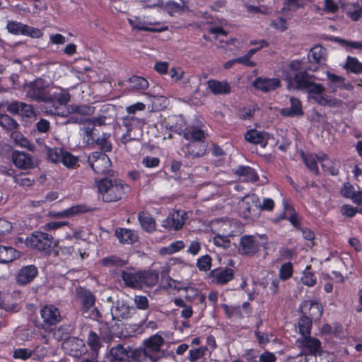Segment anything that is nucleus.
Here are the masks:
<instances>
[{
	"instance_id": "1",
	"label": "nucleus",
	"mask_w": 362,
	"mask_h": 362,
	"mask_svg": "<svg viewBox=\"0 0 362 362\" xmlns=\"http://www.w3.org/2000/svg\"><path fill=\"white\" fill-rule=\"evenodd\" d=\"M284 80L288 86H295L298 89L308 88V93L313 95H318L323 93L325 88L320 83L313 81V76L308 74L307 69L303 67V62L298 59L290 61L284 67L283 71Z\"/></svg>"
},
{
	"instance_id": "2",
	"label": "nucleus",
	"mask_w": 362,
	"mask_h": 362,
	"mask_svg": "<svg viewBox=\"0 0 362 362\" xmlns=\"http://www.w3.org/2000/svg\"><path fill=\"white\" fill-rule=\"evenodd\" d=\"M97 187L104 202H114L122 198L128 186L121 179L104 177L97 182Z\"/></svg>"
},
{
	"instance_id": "3",
	"label": "nucleus",
	"mask_w": 362,
	"mask_h": 362,
	"mask_svg": "<svg viewBox=\"0 0 362 362\" xmlns=\"http://www.w3.org/2000/svg\"><path fill=\"white\" fill-rule=\"evenodd\" d=\"M26 245L28 247L40 252L44 255L49 256L52 254L56 243L54 242L52 235L41 231H35L30 237L27 238Z\"/></svg>"
},
{
	"instance_id": "4",
	"label": "nucleus",
	"mask_w": 362,
	"mask_h": 362,
	"mask_svg": "<svg viewBox=\"0 0 362 362\" xmlns=\"http://www.w3.org/2000/svg\"><path fill=\"white\" fill-rule=\"evenodd\" d=\"M88 160L91 168L96 174L104 175L110 174L112 163L106 153L102 151L93 152L89 156Z\"/></svg>"
},
{
	"instance_id": "5",
	"label": "nucleus",
	"mask_w": 362,
	"mask_h": 362,
	"mask_svg": "<svg viewBox=\"0 0 362 362\" xmlns=\"http://www.w3.org/2000/svg\"><path fill=\"white\" fill-rule=\"evenodd\" d=\"M47 93V83L42 78H37L28 84L26 95L33 100L45 103Z\"/></svg>"
},
{
	"instance_id": "6",
	"label": "nucleus",
	"mask_w": 362,
	"mask_h": 362,
	"mask_svg": "<svg viewBox=\"0 0 362 362\" xmlns=\"http://www.w3.org/2000/svg\"><path fill=\"white\" fill-rule=\"evenodd\" d=\"M298 348L306 356H316L320 352L321 341L310 335L300 337L296 341Z\"/></svg>"
},
{
	"instance_id": "7",
	"label": "nucleus",
	"mask_w": 362,
	"mask_h": 362,
	"mask_svg": "<svg viewBox=\"0 0 362 362\" xmlns=\"http://www.w3.org/2000/svg\"><path fill=\"white\" fill-rule=\"evenodd\" d=\"M62 349L66 354L75 358L81 356L86 351L83 341L76 337L66 339L62 344Z\"/></svg>"
},
{
	"instance_id": "8",
	"label": "nucleus",
	"mask_w": 362,
	"mask_h": 362,
	"mask_svg": "<svg viewBox=\"0 0 362 362\" xmlns=\"http://www.w3.org/2000/svg\"><path fill=\"white\" fill-rule=\"evenodd\" d=\"M145 16H134L132 18H128V23L132 30L137 31H146L150 33H160L168 30V26L161 25L158 28L151 27L153 25H159V23L148 22L145 20Z\"/></svg>"
},
{
	"instance_id": "9",
	"label": "nucleus",
	"mask_w": 362,
	"mask_h": 362,
	"mask_svg": "<svg viewBox=\"0 0 362 362\" xmlns=\"http://www.w3.org/2000/svg\"><path fill=\"white\" fill-rule=\"evenodd\" d=\"M40 316L42 319L43 327L45 329L56 325L62 320L59 310L52 304L46 305L41 308Z\"/></svg>"
},
{
	"instance_id": "10",
	"label": "nucleus",
	"mask_w": 362,
	"mask_h": 362,
	"mask_svg": "<svg viewBox=\"0 0 362 362\" xmlns=\"http://www.w3.org/2000/svg\"><path fill=\"white\" fill-rule=\"evenodd\" d=\"M187 219V212L184 210H176L163 221L162 226L168 230H180Z\"/></svg>"
},
{
	"instance_id": "11",
	"label": "nucleus",
	"mask_w": 362,
	"mask_h": 362,
	"mask_svg": "<svg viewBox=\"0 0 362 362\" xmlns=\"http://www.w3.org/2000/svg\"><path fill=\"white\" fill-rule=\"evenodd\" d=\"M233 269L228 267H218L210 271L209 277L211 282L218 286L226 285L234 279Z\"/></svg>"
},
{
	"instance_id": "12",
	"label": "nucleus",
	"mask_w": 362,
	"mask_h": 362,
	"mask_svg": "<svg viewBox=\"0 0 362 362\" xmlns=\"http://www.w3.org/2000/svg\"><path fill=\"white\" fill-rule=\"evenodd\" d=\"M93 210L94 208L86 204H77L69 207L62 211H51L49 214L51 217L54 218H71L79 214L91 212Z\"/></svg>"
},
{
	"instance_id": "13",
	"label": "nucleus",
	"mask_w": 362,
	"mask_h": 362,
	"mask_svg": "<svg viewBox=\"0 0 362 362\" xmlns=\"http://www.w3.org/2000/svg\"><path fill=\"white\" fill-rule=\"evenodd\" d=\"M300 310L301 315L317 321L322 317L323 308L322 305L317 301L305 300L301 303Z\"/></svg>"
},
{
	"instance_id": "14",
	"label": "nucleus",
	"mask_w": 362,
	"mask_h": 362,
	"mask_svg": "<svg viewBox=\"0 0 362 362\" xmlns=\"http://www.w3.org/2000/svg\"><path fill=\"white\" fill-rule=\"evenodd\" d=\"M207 150L206 142L189 141L182 147V151L187 158H198L204 156Z\"/></svg>"
},
{
	"instance_id": "15",
	"label": "nucleus",
	"mask_w": 362,
	"mask_h": 362,
	"mask_svg": "<svg viewBox=\"0 0 362 362\" xmlns=\"http://www.w3.org/2000/svg\"><path fill=\"white\" fill-rule=\"evenodd\" d=\"M259 250V246L256 243L253 235H244L240 238L238 247V252L240 255L253 256Z\"/></svg>"
},
{
	"instance_id": "16",
	"label": "nucleus",
	"mask_w": 362,
	"mask_h": 362,
	"mask_svg": "<svg viewBox=\"0 0 362 362\" xmlns=\"http://www.w3.org/2000/svg\"><path fill=\"white\" fill-rule=\"evenodd\" d=\"M38 274L37 268L33 264L22 267L16 274V281L19 286L31 283Z\"/></svg>"
},
{
	"instance_id": "17",
	"label": "nucleus",
	"mask_w": 362,
	"mask_h": 362,
	"mask_svg": "<svg viewBox=\"0 0 362 362\" xmlns=\"http://www.w3.org/2000/svg\"><path fill=\"white\" fill-rule=\"evenodd\" d=\"M136 313V308L125 303L117 301L111 308V315L114 320H122L130 318Z\"/></svg>"
},
{
	"instance_id": "18",
	"label": "nucleus",
	"mask_w": 362,
	"mask_h": 362,
	"mask_svg": "<svg viewBox=\"0 0 362 362\" xmlns=\"http://www.w3.org/2000/svg\"><path fill=\"white\" fill-rule=\"evenodd\" d=\"M243 226L240 221L233 218H226L221 221L218 227V231L226 236L235 237L242 233Z\"/></svg>"
},
{
	"instance_id": "19",
	"label": "nucleus",
	"mask_w": 362,
	"mask_h": 362,
	"mask_svg": "<svg viewBox=\"0 0 362 362\" xmlns=\"http://www.w3.org/2000/svg\"><path fill=\"white\" fill-rule=\"evenodd\" d=\"M101 362H129L128 351L124 344H118L110 349Z\"/></svg>"
},
{
	"instance_id": "20",
	"label": "nucleus",
	"mask_w": 362,
	"mask_h": 362,
	"mask_svg": "<svg viewBox=\"0 0 362 362\" xmlns=\"http://www.w3.org/2000/svg\"><path fill=\"white\" fill-rule=\"evenodd\" d=\"M76 295L81 302L83 314L88 313L95 303V296L90 290L81 286L76 288Z\"/></svg>"
},
{
	"instance_id": "21",
	"label": "nucleus",
	"mask_w": 362,
	"mask_h": 362,
	"mask_svg": "<svg viewBox=\"0 0 362 362\" xmlns=\"http://www.w3.org/2000/svg\"><path fill=\"white\" fill-rule=\"evenodd\" d=\"M252 86L257 90L267 93L281 86V81L277 78L257 77L252 82Z\"/></svg>"
},
{
	"instance_id": "22",
	"label": "nucleus",
	"mask_w": 362,
	"mask_h": 362,
	"mask_svg": "<svg viewBox=\"0 0 362 362\" xmlns=\"http://www.w3.org/2000/svg\"><path fill=\"white\" fill-rule=\"evenodd\" d=\"M164 342L163 338L158 334H153L148 339L144 341V350L148 354V357L153 359V354L158 353Z\"/></svg>"
},
{
	"instance_id": "23",
	"label": "nucleus",
	"mask_w": 362,
	"mask_h": 362,
	"mask_svg": "<svg viewBox=\"0 0 362 362\" xmlns=\"http://www.w3.org/2000/svg\"><path fill=\"white\" fill-rule=\"evenodd\" d=\"M71 99V95L68 90L63 88H58L57 90L48 91L45 103H53L57 105H66Z\"/></svg>"
},
{
	"instance_id": "24",
	"label": "nucleus",
	"mask_w": 362,
	"mask_h": 362,
	"mask_svg": "<svg viewBox=\"0 0 362 362\" xmlns=\"http://www.w3.org/2000/svg\"><path fill=\"white\" fill-rule=\"evenodd\" d=\"M327 86L331 92L335 93L338 89L351 90L353 86L351 83H346L345 78L335 74L327 73Z\"/></svg>"
},
{
	"instance_id": "25",
	"label": "nucleus",
	"mask_w": 362,
	"mask_h": 362,
	"mask_svg": "<svg viewBox=\"0 0 362 362\" xmlns=\"http://www.w3.org/2000/svg\"><path fill=\"white\" fill-rule=\"evenodd\" d=\"M12 161L20 169L27 170L33 168V158L28 153L13 151L12 153Z\"/></svg>"
},
{
	"instance_id": "26",
	"label": "nucleus",
	"mask_w": 362,
	"mask_h": 362,
	"mask_svg": "<svg viewBox=\"0 0 362 362\" xmlns=\"http://www.w3.org/2000/svg\"><path fill=\"white\" fill-rule=\"evenodd\" d=\"M115 236L122 244L133 245L139 240L137 232L124 228H118L115 230Z\"/></svg>"
},
{
	"instance_id": "27",
	"label": "nucleus",
	"mask_w": 362,
	"mask_h": 362,
	"mask_svg": "<svg viewBox=\"0 0 362 362\" xmlns=\"http://www.w3.org/2000/svg\"><path fill=\"white\" fill-rule=\"evenodd\" d=\"M137 218L143 230L148 233H153L156 230V220L148 211H139Z\"/></svg>"
},
{
	"instance_id": "28",
	"label": "nucleus",
	"mask_w": 362,
	"mask_h": 362,
	"mask_svg": "<svg viewBox=\"0 0 362 362\" xmlns=\"http://www.w3.org/2000/svg\"><path fill=\"white\" fill-rule=\"evenodd\" d=\"M206 84L208 88L215 95H226L231 92V86L227 81L209 79Z\"/></svg>"
},
{
	"instance_id": "29",
	"label": "nucleus",
	"mask_w": 362,
	"mask_h": 362,
	"mask_svg": "<svg viewBox=\"0 0 362 362\" xmlns=\"http://www.w3.org/2000/svg\"><path fill=\"white\" fill-rule=\"evenodd\" d=\"M245 139L250 144H259L263 148L268 144L267 134L255 129L247 130L245 134Z\"/></svg>"
},
{
	"instance_id": "30",
	"label": "nucleus",
	"mask_w": 362,
	"mask_h": 362,
	"mask_svg": "<svg viewBox=\"0 0 362 362\" xmlns=\"http://www.w3.org/2000/svg\"><path fill=\"white\" fill-rule=\"evenodd\" d=\"M206 134L199 127L191 125L187 127L183 133L186 140L195 142H205Z\"/></svg>"
},
{
	"instance_id": "31",
	"label": "nucleus",
	"mask_w": 362,
	"mask_h": 362,
	"mask_svg": "<svg viewBox=\"0 0 362 362\" xmlns=\"http://www.w3.org/2000/svg\"><path fill=\"white\" fill-rule=\"evenodd\" d=\"M234 174L244 182H254L259 180L257 172L250 166L239 165L234 170Z\"/></svg>"
},
{
	"instance_id": "32",
	"label": "nucleus",
	"mask_w": 362,
	"mask_h": 362,
	"mask_svg": "<svg viewBox=\"0 0 362 362\" xmlns=\"http://www.w3.org/2000/svg\"><path fill=\"white\" fill-rule=\"evenodd\" d=\"M290 107L282 108L281 114L284 117H300L303 115L304 112L302 108L300 100L295 97L290 98Z\"/></svg>"
},
{
	"instance_id": "33",
	"label": "nucleus",
	"mask_w": 362,
	"mask_h": 362,
	"mask_svg": "<svg viewBox=\"0 0 362 362\" xmlns=\"http://www.w3.org/2000/svg\"><path fill=\"white\" fill-rule=\"evenodd\" d=\"M300 156L307 168L314 175H318L320 174V170L315 153H305L301 151Z\"/></svg>"
},
{
	"instance_id": "34",
	"label": "nucleus",
	"mask_w": 362,
	"mask_h": 362,
	"mask_svg": "<svg viewBox=\"0 0 362 362\" xmlns=\"http://www.w3.org/2000/svg\"><path fill=\"white\" fill-rule=\"evenodd\" d=\"M19 257V252L14 247L0 245V263H9Z\"/></svg>"
},
{
	"instance_id": "35",
	"label": "nucleus",
	"mask_w": 362,
	"mask_h": 362,
	"mask_svg": "<svg viewBox=\"0 0 362 362\" xmlns=\"http://www.w3.org/2000/svg\"><path fill=\"white\" fill-rule=\"evenodd\" d=\"M326 49L322 46H314L308 54V59L310 63L321 64L326 60Z\"/></svg>"
},
{
	"instance_id": "36",
	"label": "nucleus",
	"mask_w": 362,
	"mask_h": 362,
	"mask_svg": "<svg viewBox=\"0 0 362 362\" xmlns=\"http://www.w3.org/2000/svg\"><path fill=\"white\" fill-rule=\"evenodd\" d=\"M140 287L144 286L152 287L158 281V273L155 271L140 272Z\"/></svg>"
},
{
	"instance_id": "37",
	"label": "nucleus",
	"mask_w": 362,
	"mask_h": 362,
	"mask_svg": "<svg viewBox=\"0 0 362 362\" xmlns=\"http://www.w3.org/2000/svg\"><path fill=\"white\" fill-rule=\"evenodd\" d=\"M128 351L129 362H143L148 357V354L144 348L132 349L130 346H124Z\"/></svg>"
},
{
	"instance_id": "38",
	"label": "nucleus",
	"mask_w": 362,
	"mask_h": 362,
	"mask_svg": "<svg viewBox=\"0 0 362 362\" xmlns=\"http://www.w3.org/2000/svg\"><path fill=\"white\" fill-rule=\"evenodd\" d=\"M121 277L127 286L131 288L140 287V272L133 273L123 270L121 274Z\"/></svg>"
},
{
	"instance_id": "39",
	"label": "nucleus",
	"mask_w": 362,
	"mask_h": 362,
	"mask_svg": "<svg viewBox=\"0 0 362 362\" xmlns=\"http://www.w3.org/2000/svg\"><path fill=\"white\" fill-rule=\"evenodd\" d=\"M347 73L355 74H362V64L356 57L348 56L344 66Z\"/></svg>"
},
{
	"instance_id": "40",
	"label": "nucleus",
	"mask_w": 362,
	"mask_h": 362,
	"mask_svg": "<svg viewBox=\"0 0 362 362\" xmlns=\"http://www.w3.org/2000/svg\"><path fill=\"white\" fill-rule=\"evenodd\" d=\"M257 210L256 205L254 206L249 202L243 201L239 205V215L245 219H254L256 215L254 212Z\"/></svg>"
},
{
	"instance_id": "41",
	"label": "nucleus",
	"mask_w": 362,
	"mask_h": 362,
	"mask_svg": "<svg viewBox=\"0 0 362 362\" xmlns=\"http://www.w3.org/2000/svg\"><path fill=\"white\" fill-rule=\"evenodd\" d=\"M313 321L315 320L301 315L298 322V332L301 337L311 334Z\"/></svg>"
},
{
	"instance_id": "42",
	"label": "nucleus",
	"mask_w": 362,
	"mask_h": 362,
	"mask_svg": "<svg viewBox=\"0 0 362 362\" xmlns=\"http://www.w3.org/2000/svg\"><path fill=\"white\" fill-rule=\"evenodd\" d=\"M129 87L134 90H145L148 88V81L141 76H132L129 78Z\"/></svg>"
},
{
	"instance_id": "43",
	"label": "nucleus",
	"mask_w": 362,
	"mask_h": 362,
	"mask_svg": "<svg viewBox=\"0 0 362 362\" xmlns=\"http://www.w3.org/2000/svg\"><path fill=\"white\" fill-rule=\"evenodd\" d=\"M312 98L317 104L322 106L337 107L341 103V100L322 93L318 95H313Z\"/></svg>"
},
{
	"instance_id": "44",
	"label": "nucleus",
	"mask_w": 362,
	"mask_h": 362,
	"mask_svg": "<svg viewBox=\"0 0 362 362\" xmlns=\"http://www.w3.org/2000/svg\"><path fill=\"white\" fill-rule=\"evenodd\" d=\"M127 262L126 260H124L119 257L115 255L105 257L100 260L101 264L107 267H122L127 264Z\"/></svg>"
},
{
	"instance_id": "45",
	"label": "nucleus",
	"mask_w": 362,
	"mask_h": 362,
	"mask_svg": "<svg viewBox=\"0 0 362 362\" xmlns=\"http://www.w3.org/2000/svg\"><path fill=\"white\" fill-rule=\"evenodd\" d=\"M0 126L4 129L13 132L19 127L18 122L6 114H0Z\"/></svg>"
},
{
	"instance_id": "46",
	"label": "nucleus",
	"mask_w": 362,
	"mask_h": 362,
	"mask_svg": "<svg viewBox=\"0 0 362 362\" xmlns=\"http://www.w3.org/2000/svg\"><path fill=\"white\" fill-rule=\"evenodd\" d=\"M221 308H223L226 316L228 319L233 317L242 319L245 317V315L241 310V308L239 305L229 306L227 304H221Z\"/></svg>"
},
{
	"instance_id": "47",
	"label": "nucleus",
	"mask_w": 362,
	"mask_h": 362,
	"mask_svg": "<svg viewBox=\"0 0 362 362\" xmlns=\"http://www.w3.org/2000/svg\"><path fill=\"white\" fill-rule=\"evenodd\" d=\"M25 28L27 25L15 21H8L6 25L8 32L15 35H24Z\"/></svg>"
},
{
	"instance_id": "48",
	"label": "nucleus",
	"mask_w": 362,
	"mask_h": 362,
	"mask_svg": "<svg viewBox=\"0 0 362 362\" xmlns=\"http://www.w3.org/2000/svg\"><path fill=\"white\" fill-rule=\"evenodd\" d=\"M187 292H191L192 296H190L188 293L185 296V298L192 301L194 296L197 297V303L202 305V310L206 308V296L202 293H199L197 288L189 287L187 288Z\"/></svg>"
},
{
	"instance_id": "49",
	"label": "nucleus",
	"mask_w": 362,
	"mask_h": 362,
	"mask_svg": "<svg viewBox=\"0 0 362 362\" xmlns=\"http://www.w3.org/2000/svg\"><path fill=\"white\" fill-rule=\"evenodd\" d=\"M11 139L15 145L22 148H28L30 146L29 140L20 132L13 131L11 134Z\"/></svg>"
},
{
	"instance_id": "50",
	"label": "nucleus",
	"mask_w": 362,
	"mask_h": 362,
	"mask_svg": "<svg viewBox=\"0 0 362 362\" xmlns=\"http://www.w3.org/2000/svg\"><path fill=\"white\" fill-rule=\"evenodd\" d=\"M293 265L291 262L284 263L279 269V277L284 281H287L293 276Z\"/></svg>"
},
{
	"instance_id": "51",
	"label": "nucleus",
	"mask_w": 362,
	"mask_h": 362,
	"mask_svg": "<svg viewBox=\"0 0 362 362\" xmlns=\"http://www.w3.org/2000/svg\"><path fill=\"white\" fill-rule=\"evenodd\" d=\"M87 344L93 351H98L102 346V341L100 336L92 330L89 332Z\"/></svg>"
},
{
	"instance_id": "52",
	"label": "nucleus",
	"mask_w": 362,
	"mask_h": 362,
	"mask_svg": "<svg viewBox=\"0 0 362 362\" xmlns=\"http://www.w3.org/2000/svg\"><path fill=\"white\" fill-rule=\"evenodd\" d=\"M302 283L309 287L313 286L317 282L315 273L311 271V267L307 266L301 276Z\"/></svg>"
},
{
	"instance_id": "53",
	"label": "nucleus",
	"mask_w": 362,
	"mask_h": 362,
	"mask_svg": "<svg viewBox=\"0 0 362 362\" xmlns=\"http://www.w3.org/2000/svg\"><path fill=\"white\" fill-rule=\"evenodd\" d=\"M196 266L200 272L211 271L212 266V258L209 255H204L199 257L197 260Z\"/></svg>"
},
{
	"instance_id": "54",
	"label": "nucleus",
	"mask_w": 362,
	"mask_h": 362,
	"mask_svg": "<svg viewBox=\"0 0 362 362\" xmlns=\"http://www.w3.org/2000/svg\"><path fill=\"white\" fill-rule=\"evenodd\" d=\"M229 236H226L221 232L218 231L213 238L214 245L223 249H227L230 246V240Z\"/></svg>"
},
{
	"instance_id": "55",
	"label": "nucleus",
	"mask_w": 362,
	"mask_h": 362,
	"mask_svg": "<svg viewBox=\"0 0 362 362\" xmlns=\"http://www.w3.org/2000/svg\"><path fill=\"white\" fill-rule=\"evenodd\" d=\"M185 243L182 240H176L167 247H164L161 249L160 252L162 254L173 255L182 250L185 247Z\"/></svg>"
},
{
	"instance_id": "56",
	"label": "nucleus",
	"mask_w": 362,
	"mask_h": 362,
	"mask_svg": "<svg viewBox=\"0 0 362 362\" xmlns=\"http://www.w3.org/2000/svg\"><path fill=\"white\" fill-rule=\"evenodd\" d=\"M79 159L77 156H74L70 152L64 150V155L62 158V163L69 169L75 168Z\"/></svg>"
},
{
	"instance_id": "57",
	"label": "nucleus",
	"mask_w": 362,
	"mask_h": 362,
	"mask_svg": "<svg viewBox=\"0 0 362 362\" xmlns=\"http://www.w3.org/2000/svg\"><path fill=\"white\" fill-rule=\"evenodd\" d=\"M109 135L103 134L102 137H98L95 144L99 146V148L103 153L110 152L112 151V146L111 142L108 140Z\"/></svg>"
},
{
	"instance_id": "58",
	"label": "nucleus",
	"mask_w": 362,
	"mask_h": 362,
	"mask_svg": "<svg viewBox=\"0 0 362 362\" xmlns=\"http://www.w3.org/2000/svg\"><path fill=\"white\" fill-rule=\"evenodd\" d=\"M95 110V107L89 105H75L73 107L74 114H78L83 117L93 115Z\"/></svg>"
},
{
	"instance_id": "59",
	"label": "nucleus",
	"mask_w": 362,
	"mask_h": 362,
	"mask_svg": "<svg viewBox=\"0 0 362 362\" xmlns=\"http://www.w3.org/2000/svg\"><path fill=\"white\" fill-rule=\"evenodd\" d=\"M74 252V247L65 246V245H57L56 243L55 247L53 249L52 252L56 257H64L66 258Z\"/></svg>"
},
{
	"instance_id": "60",
	"label": "nucleus",
	"mask_w": 362,
	"mask_h": 362,
	"mask_svg": "<svg viewBox=\"0 0 362 362\" xmlns=\"http://www.w3.org/2000/svg\"><path fill=\"white\" fill-rule=\"evenodd\" d=\"M355 192L356 189L354 186L349 182H345L343 184L341 189L340 190L341 195L343 197L349 199L352 198V196H354Z\"/></svg>"
},
{
	"instance_id": "61",
	"label": "nucleus",
	"mask_w": 362,
	"mask_h": 362,
	"mask_svg": "<svg viewBox=\"0 0 362 362\" xmlns=\"http://www.w3.org/2000/svg\"><path fill=\"white\" fill-rule=\"evenodd\" d=\"M64 149L62 148H56L52 149L48 152V158L53 163H62V156L64 155Z\"/></svg>"
},
{
	"instance_id": "62",
	"label": "nucleus",
	"mask_w": 362,
	"mask_h": 362,
	"mask_svg": "<svg viewBox=\"0 0 362 362\" xmlns=\"http://www.w3.org/2000/svg\"><path fill=\"white\" fill-rule=\"evenodd\" d=\"M31 350L25 348H18L14 350L13 357L15 359L27 360L32 356Z\"/></svg>"
},
{
	"instance_id": "63",
	"label": "nucleus",
	"mask_w": 362,
	"mask_h": 362,
	"mask_svg": "<svg viewBox=\"0 0 362 362\" xmlns=\"http://www.w3.org/2000/svg\"><path fill=\"white\" fill-rule=\"evenodd\" d=\"M134 300L136 308L139 310H145L149 307L148 300L145 296L136 295L135 296Z\"/></svg>"
},
{
	"instance_id": "64",
	"label": "nucleus",
	"mask_w": 362,
	"mask_h": 362,
	"mask_svg": "<svg viewBox=\"0 0 362 362\" xmlns=\"http://www.w3.org/2000/svg\"><path fill=\"white\" fill-rule=\"evenodd\" d=\"M95 129L93 127H86L83 128V134L85 136L86 141L88 145L95 144V142L97 140L95 134Z\"/></svg>"
}]
</instances>
